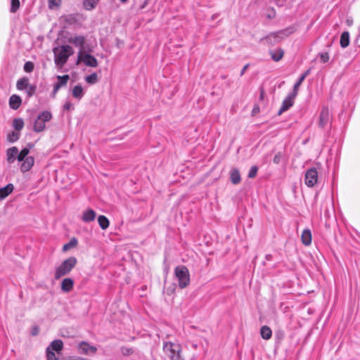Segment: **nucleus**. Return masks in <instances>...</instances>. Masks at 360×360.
I'll return each instance as SVG.
<instances>
[{
	"mask_svg": "<svg viewBox=\"0 0 360 360\" xmlns=\"http://www.w3.org/2000/svg\"><path fill=\"white\" fill-rule=\"evenodd\" d=\"M296 96H293L292 93H290L283 101L281 108L278 112H283L288 110L294 103V100Z\"/></svg>",
	"mask_w": 360,
	"mask_h": 360,
	"instance_id": "9d476101",
	"label": "nucleus"
},
{
	"mask_svg": "<svg viewBox=\"0 0 360 360\" xmlns=\"http://www.w3.org/2000/svg\"><path fill=\"white\" fill-rule=\"evenodd\" d=\"M20 5L19 0H11L10 11L11 13H15L19 9Z\"/></svg>",
	"mask_w": 360,
	"mask_h": 360,
	"instance_id": "f704fd0d",
	"label": "nucleus"
},
{
	"mask_svg": "<svg viewBox=\"0 0 360 360\" xmlns=\"http://www.w3.org/2000/svg\"><path fill=\"white\" fill-rule=\"evenodd\" d=\"M266 259L267 260H271V255H266Z\"/></svg>",
	"mask_w": 360,
	"mask_h": 360,
	"instance_id": "603ef678",
	"label": "nucleus"
},
{
	"mask_svg": "<svg viewBox=\"0 0 360 360\" xmlns=\"http://www.w3.org/2000/svg\"><path fill=\"white\" fill-rule=\"evenodd\" d=\"M78 349L80 354H89V353L95 354L97 348L90 345L87 342L82 341L78 345Z\"/></svg>",
	"mask_w": 360,
	"mask_h": 360,
	"instance_id": "1a4fd4ad",
	"label": "nucleus"
},
{
	"mask_svg": "<svg viewBox=\"0 0 360 360\" xmlns=\"http://www.w3.org/2000/svg\"><path fill=\"white\" fill-rule=\"evenodd\" d=\"M257 171H258V167L257 166L251 167V168L248 172V178L252 179V178L255 177L257 175Z\"/></svg>",
	"mask_w": 360,
	"mask_h": 360,
	"instance_id": "58836bf2",
	"label": "nucleus"
},
{
	"mask_svg": "<svg viewBox=\"0 0 360 360\" xmlns=\"http://www.w3.org/2000/svg\"><path fill=\"white\" fill-rule=\"evenodd\" d=\"M39 332V328L38 326H34L32 328V330H31V334L32 335H38Z\"/></svg>",
	"mask_w": 360,
	"mask_h": 360,
	"instance_id": "49530a36",
	"label": "nucleus"
},
{
	"mask_svg": "<svg viewBox=\"0 0 360 360\" xmlns=\"http://www.w3.org/2000/svg\"><path fill=\"white\" fill-rule=\"evenodd\" d=\"M259 100L261 101H263L264 99V96H265V92H264V90L262 87L260 88L259 89Z\"/></svg>",
	"mask_w": 360,
	"mask_h": 360,
	"instance_id": "de8ad7c7",
	"label": "nucleus"
},
{
	"mask_svg": "<svg viewBox=\"0 0 360 360\" xmlns=\"http://www.w3.org/2000/svg\"><path fill=\"white\" fill-rule=\"evenodd\" d=\"M85 80L87 83L93 84H95L98 80V75L96 73H92L90 75L86 77Z\"/></svg>",
	"mask_w": 360,
	"mask_h": 360,
	"instance_id": "72a5a7b5",
	"label": "nucleus"
},
{
	"mask_svg": "<svg viewBox=\"0 0 360 360\" xmlns=\"http://www.w3.org/2000/svg\"><path fill=\"white\" fill-rule=\"evenodd\" d=\"M29 153L30 148L27 147L22 148L20 152L18 151V161L22 162V160H24L27 157H28L27 155L29 154Z\"/></svg>",
	"mask_w": 360,
	"mask_h": 360,
	"instance_id": "c756f323",
	"label": "nucleus"
},
{
	"mask_svg": "<svg viewBox=\"0 0 360 360\" xmlns=\"http://www.w3.org/2000/svg\"><path fill=\"white\" fill-rule=\"evenodd\" d=\"M68 42L74 44L75 46L80 47V50L84 51V45L85 43V38L83 36H73L68 39Z\"/></svg>",
	"mask_w": 360,
	"mask_h": 360,
	"instance_id": "2eb2a0df",
	"label": "nucleus"
},
{
	"mask_svg": "<svg viewBox=\"0 0 360 360\" xmlns=\"http://www.w3.org/2000/svg\"><path fill=\"white\" fill-rule=\"evenodd\" d=\"M21 98L17 95H12L9 98L10 107L13 110H17L21 104Z\"/></svg>",
	"mask_w": 360,
	"mask_h": 360,
	"instance_id": "4be33fe9",
	"label": "nucleus"
},
{
	"mask_svg": "<svg viewBox=\"0 0 360 360\" xmlns=\"http://www.w3.org/2000/svg\"><path fill=\"white\" fill-rule=\"evenodd\" d=\"M321 61L323 63H327L329 60V54L328 52H323L319 53Z\"/></svg>",
	"mask_w": 360,
	"mask_h": 360,
	"instance_id": "79ce46f5",
	"label": "nucleus"
},
{
	"mask_svg": "<svg viewBox=\"0 0 360 360\" xmlns=\"http://www.w3.org/2000/svg\"><path fill=\"white\" fill-rule=\"evenodd\" d=\"M29 85V80L26 77L21 78L18 80L16 86L19 90H23L27 89Z\"/></svg>",
	"mask_w": 360,
	"mask_h": 360,
	"instance_id": "cd10ccee",
	"label": "nucleus"
},
{
	"mask_svg": "<svg viewBox=\"0 0 360 360\" xmlns=\"http://www.w3.org/2000/svg\"><path fill=\"white\" fill-rule=\"evenodd\" d=\"M20 134L18 131H11L8 134L7 139L11 143H14L19 139Z\"/></svg>",
	"mask_w": 360,
	"mask_h": 360,
	"instance_id": "2f4dec72",
	"label": "nucleus"
},
{
	"mask_svg": "<svg viewBox=\"0 0 360 360\" xmlns=\"http://www.w3.org/2000/svg\"><path fill=\"white\" fill-rule=\"evenodd\" d=\"M25 90L27 91L29 96H32L36 90V86L29 84L27 89H25Z\"/></svg>",
	"mask_w": 360,
	"mask_h": 360,
	"instance_id": "37998d69",
	"label": "nucleus"
},
{
	"mask_svg": "<svg viewBox=\"0 0 360 360\" xmlns=\"http://www.w3.org/2000/svg\"><path fill=\"white\" fill-rule=\"evenodd\" d=\"M61 0H48V5L50 9L60 6Z\"/></svg>",
	"mask_w": 360,
	"mask_h": 360,
	"instance_id": "4c0bfd02",
	"label": "nucleus"
},
{
	"mask_svg": "<svg viewBox=\"0 0 360 360\" xmlns=\"http://www.w3.org/2000/svg\"><path fill=\"white\" fill-rule=\"evenodd\" d=\"M14 190L13 184H8L4 187L0 188V200H4L8 197Z\"/></svg>",
	"mask_w": 360,
	"mask_h": 360,
	"instance_id": "dca6fc26",
	"label": "nucleus"
},
{
	"mask_svg": "<svg viewBox=\"0 0 360 360\" xmlns=\"http://www.w3.org/2000/svg\"><path fill=\"white\" fill-rule=\"evenodd\" d=\"M174 275L180 288H185L190 284V274L186 266L184 265L177 266L174 269Z\"/></svg>",
	"mask_w": 360,
	"mask_h": 360,
	"instance_id": "39448f33",
	"label": "nucleus"
},
{
	"mask_svg": "<svg viewBox=\"0 0 360 360\" xmlns=\"http://www.w3.org/2000/svg\"><path fill=\"white\" fill-rule=\"evenodd\" d=\"M34 163V159L32 156L27 157L24 160L22 161L20 165V170L22 172H26L31 169Z\"/></svg>",
	"mask_w": 360,
	"mask_h": 360,
	"instance_id": "f8f14e48",
	"label": "nucleus"
},
{
	"mask_svg": "<svg viewBox=\"0 0 360 360\" xmlns=\"http://www.w3.org/2000/svg\"><path fill=\"white\" fill-rule=\"evenodd\" d=\"M281 157H282V155H281V153H276L274 157L273 162L275 164H278L281 161Z\"/></svg>",
	"mask_w": 360,
	"mask_h": 360,
	"instance_id": "c03bdc74",
	"label": "nucleus"
},
{
	"mask_svg": "<svg viewBox=\"0 0 360 360\" xmlns=\"http://www.w3.org/2000/svg\"><path fill=\"white\" fill-rule=\"evenodd\" d=\"M84 95L83 88L81 85L75 86L72 89V96L76 98L80 99Z\"/></svg>",
	"mask_w": 360,
	"mask_h": 360,
	"instance_id": "c85d7f7f",
	"label": "nucleus"
},
{
	"mask_svg": "<svg viewBox=\"0 0 360 360\" xmlns=\"http://www.w3.org/2000/svg\"><path fill=\"white\" fill-rule=\"evenodd\" d=\"M18 149L15 146L9 148L6 150V160L9 164L13 163L18 160Z\"/></svg>",
	"mask_w": 360,
	"mask_h": 360,
	"instance_id": "9b49d317",
	"label": "nucleus"
},
{
	"mask_svg": "<svg viewBox=\"0 0 360 360\" xmlns=\"http://www.w3.org/2000/svg\"><path fill=\"white\" fill-rule=\"evenodd\" d=\"M63 108H64L65 110H67V111H70V110H74L73 105L71 104L70 103H66L63 105Z\"/></svg>",
	"mask_w": 360,
	"mask_h": 360,
	"instance_id": "a18cd8bd",
	"label": "nucleus"
},
{
	"mask_svg": "<svg viewBox=\"0 0 360 360\" xmlns=\"http://www.w3.org/2000/svg\"><path fill=\"white\" fill-rule=\"evenodd\" d=\"M269 54L271 55V57L273 60L278 62L280 60L282 59L284 55V51L283 49L278 48L276 50H271L269 51Z\"/></svg>",
	"mask_w": 360,
	"mask_h": 360,
	"instance_id": "412c9836",
	"label": "nucleus"
},
{
	"mask_svg": "<svg viewBox=\"0 0 360 360\" xmlns=\"http://www.w3.org/2000/svg\"><path fill=\"white\" fill-rule=\"evenodd\" d=\"M46 356L47 360H58V357L56 356L55 353L53 352V351L48 349L47 348L46 349Z\"/></svg>",
	"mask_w": 360,
	"mask_h": 360,
	"instance_id": "e433bc0d",
	"label": "nucleus"
},
{
	"mask_svg": "<svg viewBox=\"0 0 360 360\" xmlns=\"http://www.w3.org/2000/svg\"><path fill=\"white\" fill-rule=\"evenodd\" d=\"M81 62H83L88 67L95 68L98 65L96 58L89 53H84L82 50H79L78 52L76 64L78 65Z\"/></svg>",
	"mask_w": 360,
	"mask_h": 360,
	"instance_id": "423d86ee",
	"label": "nucleus"
},
{
	"mask_svg": "<svg viewBox=\"0 0 360 360\" xmlns=\"http://www.w3.org/2000/svg\"><path fill=\"white\" fill-rule=\"evenodd\" d=\"M53 52L56 65L62 68L67 63L69 57L73 55L74 50L70 45H62L55 47Z\"/></svg>",
	"mask_w": 360,
	"mask_h": 360,
	"instance_id": "f257e3e1",
	"label": "nucleus"
},
{
	"mask_svg": "<svg viewBox=\"0 0 360 360\" xmlns=\"http://www.w3.org/2000/svg\"><path fill=\"white\" fill-rule=\"evenodd\" d=\"M70 79V77L68 75H63V76H60L58 75L57 77V79H58V82L56 84H54V86H53V91L54 92H56L58 91V89L65 85L68 82V81Z\"/></svg>",
	"mask_w": 360,
	"mask_h": 360,
	"instance_id": "f3484780",
	"label": "nucleus"
},
{
	"mask_svg": "<svg viewBox=\"0 0 360 360\" xmlns=\"http://www.w3.org/2000/svg\"><path fill=\"white\" fill-rule=\"evenodd\" d=\"M77 262L76 257H70L65 259L59 266L56 267L54 273V278L58 280L70 273L75 268Z\"/></svg>",
	"mask_w": 360,
	"mask_h": 360,
	"instance_id": "7ed1b4c3",
	"label": "nucleus"
},
{
	"mask_svg": "<svg viewBox=\"0 0 360 360\" xmlns=\"http://www.w3.org/2000/svg\"><path fill=\"white\" fill-rule=\"evenodd\" d=\"M99 0H83V6L87 11H91L94 9Z\"/></svg>",
	"mask_w": 360,
	"mask_h": 360,
	"instance_id": "bb28decb",
	"label": "nucleus"
},
{
	"mask_svg": "<svg viewBox=\"0 0 360 360\" xmlns=\"http://www.w3.org/2000/svg\"><path fill=\"white\" fill-rule=\"evenodd\" d=\"M257 111H259V108L258 107L255 106L254 107V108L252 109V113H255V112H257Z\"/></svg>",
	"mask_w": 360,
	"mask_h": 360,
	"instance_id": "3c124183",
	"label": "nucleus"
},
{
	"mask_svg": "<svg viewBox=\"0 0 360 360\" xmlns=\"http://www.w3.org/2000/svg\"><path fill=\"white\" fill-rule=\"evenodd\" d=\"M249 65H250V64H246V65L243 68V69L241 70L240 73V76H243V75L245 74V71L247 70V69L248 68Z\"/></svg>",
	"mask_w": 360,
	"mask_h": 360,
	"instance_id": "09e8293b",
	"label": "nucleus"
},
{
	"mask_svg": "<svg viewBox=\"0 0 360 360\" xmlns=\"http://www.w3.org/2000/svg\"><path fill=\"white\" fill-rule=\"evenodd\" d=\"M134 350L131 347H122L121 352L124 356H129L133 353Z\"/></svg>",
	"mask_w": 360,
	"mask_h": 360,
	"instance_id": "a19ab883",
	"label": "nucleus"
},
{
	"mask_svg": "<svg viewBox=\"0 0 360 360\" xmlns=\"http://www.w3.org/2000/svg\"><path fill=\"white\" fill-rule=\"evenodd\" d=\"M330 114H320L319 126L322 128L326 127L328 125L330 126Z\"/></svg>",
	"mask_w": 360,
	"mask_h": 360,
	"instance_id": "5701e85b",
	"label": "nucleus"
},
{
	"mask_svg": "<svg viewBox=\"0 0 360 360\" xmlns=\"http://www.w3.org/2000/svg\"><path fill=\"white\" fill-rule=\"evenodd\" d=\"M77 245V240L76 238H72L68 243L65 244L63 247V251H68L70 249L76 247Z\"/></svg>",
	"mask_w": 360,
	"mask_h": 360,
	"instance_id": "7c9ffc66",
	"label": "nucleus"
},
{
	"mask_svg": "<svg viewBox=\"0 0 360 360\" xmlns=\"http://www.w3.org/2000/svg\"><path fill=\"white\" fill-rule=\"evenodd\" d=\"M63 348V342L60 340H55L47 347L48 349L60 353Z\"/></svg>",
	"mask_w": 360,
	"mask_h": 360,
	"instance_id": "a211bd4d",
	"label": "nucleus"
},
{
	"mask_svg": "<svg viewBox=\"0 0 360 360\" xmlns=\"http://www.w3.org/2000/svg\"><path fill=\"white\" fill-rule=\"evenodd\" d=\"M340 46L342 48H346L349 44V33L347 31L343 32L340 36Z\"/></svg>",
	"mask_w": 360,
	"mask_h": 360,
	"instance_id": "393cba45",
	"label": "nucleus"
},
{
	"mask_svg": "<svg viewBox=\"0 0 360 360\" xmlns=\"http://www.w3.org/2000/svg\"><path fill=\"white\" fill-rule=\"evenodd\" d=\"M52 114H38L37 117L34 120V130L37 132L43 131L45 128L46 122L51 120Z\"/></svg>",
	"mask_w": 360,
	"mask_h": 360,
	"instance_id": "6e6552de",
	"label": "nucleus"
},
{
	"mask_svg": "<svg viewBox=\"0 0 360 360\" xmlns=\"http://www.w3.org/2000/svg\"><path fill=\"white\" fill-rule=\"evenodd\" d=\"M310 73V69L307 70L301 76L302 79H305Z\"/></svg>",
	"mask_w": 360,
	"mask_h": 360,
	"instance_id": "8fccbe9b",
	"label": "nucleus"
},
{
	"mask_svg": "<svg viewBox=\"0 0 360 360\" xmlns=\"http://www.w3.org/2000/svg\"><path fill=\"white\" fill-rule=\"evenodd\" d=\"M74 287V281L71 278H65L63 279L60 285L61 290L63 292H70Z\"/></svg>",
	"mask_w": 360,
	"mask_h": 360,
	"instance_id": "4468645a",
	"label": "nucleus"
},
{
	"mask_svg": "<svg viewBox=\"0 0 360 360\" xmlns=\"http://www.w3.org/2000/svg\"><path fill=\"white\" fill-rule=\"evenodd\" d=\"M302 243L307 246L311 243V233L308 229L303 230L301 235Z\"/></svg>",
	"mask_w": 360,
	"mask_h": 360,
	"instance_id": "6ab92c4d",
	"label": "nucleus"
},
{
	"mask_svg": "<svg viewBox=\"0 0 360 360\" xmlns=\"http://www.w3.org/2000/svg\"><path fill=\"white\" fill-rule=\"evenodd\" d=\"M13 127L16 131H20L24 127V122L22 119H15L13 121Z\"/></svg>",
	"mask_w": 360,
	"mask_h": 360,
	"instance_id": "473e14b6",
	"label": "nucleus"
},
{
	"mask_svg": "<svg viewBox=\"0 0 360 360\" xmlns=\"http://www.w3.org/2000/svg\"><path fill=\"white\" fill-rule=\"evenodd\" d=\"M34 70V64L32 62L27 61L24 65V70L26 72H31Z\"/></svg>",
	"mask_w": 360,
	"mask_h": 360,
	"instance_id": "ea45409f",
	"label": "nucleus"
},
{
	"mask_svg": "<svg viewBox=\"0 0 360 360\" xmlns=\"http://www.w3.org/2000/svg\"><path fill=\"white\" fill-rule=\"evenodd\" d=\"M318 171L316 167L308 169L304 174V183L309 188L314 187L318 182Z\"/></svg>",
	"mask_w": 360,
	"mask_h": 360,
	"instance_id": "0eeeda50",
	"label": "nucleus"
},
{
	"mask_svg": "<svg viewBox=\"0 0 360 360\" xmlns=\"http://www.w3.org/2000/svg\"><path fill=\"white\" fill-rule=\"evenodd\" d=\"M260 335L264 340H269L272 336V330L267 326H263L260 328Z\"/></svg>",
	"mask_w": 360,
	"mask_h": 360,
	"instance_id": "b1692460",
	"label": "nucleus"
},
{
	"mask_svg": "<svg viewBox=\"0 0 360 360\" xmlns=\"http://www.w3.org/2000/svg\"><path fill=\"white\" fill-rule=\"evenodd\" d=\"M165 354L170 360H184L181 345L172 342H164L162 347Z\"/></svg>",
	"mask_w": 360,
	"mask_h": 360,
	"instance_id": "f03ea898",
	"label": "nucleus"
},
{
	"mask_svg": "<svg viewBox=\"0 0 360 360\" xmlns=\"http://www.w3.org/2000/svg\"><path fill=\"white\" fill-rule=\"evenodd\" d=\"M98 222L101 229L105 230L109 227V219L104 215H99L98 217Z\"/></svg>",
	"mask_w": 360,
	"mask_h": 360,
	"instance_id": "a878e982",
	"label": "nucleus"
},
{
	"mask_svg": "<svg viewBox=\"0 0 360 360\" xmlns=\"http://www.w3.org/2000/svg\"><path fill=\"white\" fill-rule=\"evenodd\" d=\"M120 1H122V3H125L127 1V0H120Z\"/></svg>",
	"mask_w": 360,
	"mask_h": 360,
	"instance_id": "864d4df0",
	"label": "nucleus"
},
{
	"mask_svg": "<svg viewBox=\"0 0 360 360\" xmlns=\"http://www.w3.org/2000/svg\"><path fill=\"white\" fill-rule=\"evenodd\" d=\"M230 179L232 184L236 185L241 181L240 172L237 168H233L230 172Z\"/></svg>",
	"mask_w": 360,
	"mask_h": 360,
	"instance_id": "aec40b11",
	"label": "nucleus"
},
{
	"mask_svg": "<svg viewBox=\"0 0 360 360\" xmlns=\"http://www.w3.org/2000/svg\"><path fill=\"white\" fill-rule=\"evenodd\" d=\"M96 217V212L91 209L88 208L85 211H84L82 216V220L85 223H89L95 220Z\"/></svg>",
	"mask_w": 360,
	"mask_h": 360,
	"instance_id": "ddd939ff",
	"label": "nucleus"
},
{
	"mask_svg": "<svg viewBox=\"0 0 360 360\" xmlns=\"http://www.w3.org/2000/svg\"><path fill=\"white\" fill-rule=\"evenodd\" d=\"M304 79H302V77H299L298 80L296 82V83L294 84V86H293V90L291 93L293 94V96H297V91H298V89H299V87L301 85L302 82L304 81Z\"/></svg>",
	"mask_w": 360,
	"mask_h": 360,
	"instance_id": "c9c22d12",
	"label": "nucleus"
},
{
	"mask_svg": "<svg viewBox=\"0 0 360 360\" xmlns=\"http://www.w3.org/2000/svg\"><path fill=\"white\" fill-rule=\"evenodd\" d=\"M295 32V28L289 27L286 29L280 30L276 32H272L262 38L261 40L264 41L268 45L274 46L281 42L285 37Z\"/></svg>",
	"mask_w": 360,
	"mask_h": 360,
	"instance_id": "20e7f679",
	"label": "nucleus"
}]
</instances>
